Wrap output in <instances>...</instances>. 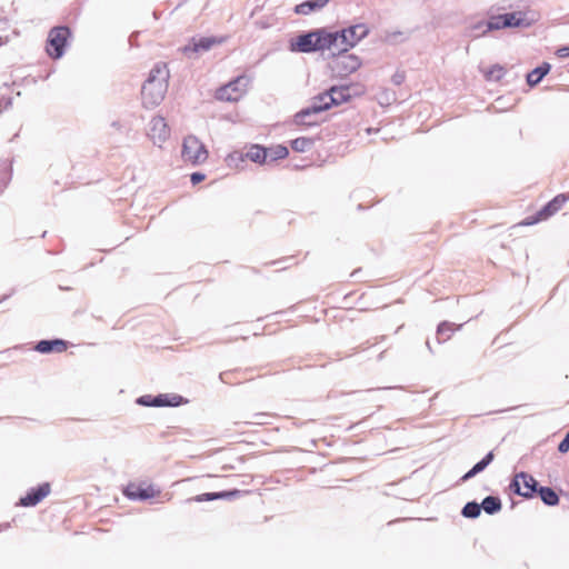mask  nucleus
I'll return each instance as SVG.
<instances>
[{
	"instance_id": "1",
	"label": "nucleus",
	"mask_w": 569,
	"mask_h": 569,
	"mask_svg": "<svg viewBox=\"0 0 569 569\" xmlns=\"http://www.w3.org/2000/svg\"><path fill=\"white\" fill-rule=\"evenodd\" d=\"M169 70L164 63H157L142 86L141 97L146 108H154L164 99L168 90Z\"/></svg>"
},
{
	"instance_id": "2",
	"label": "nucleus",
	"mask_w": 569,
	"mask_h": 569,
	"mask_svg": "<svg viewBox=\"0 0 569 569\" xmlns=\"http://www.w3.org/2000/svg\"><path fill=\"white\" fill-rule=\"evenodd\" d=\"M369 29L365 23L351 26L340 32H329L331 40V50L346 52L353 48L361 39L367 37Z\"/></svg>"
},
{
	"instance_id": "3",
	"label": "nucleus",
	"mask_w": 569,
	"mask_h": 569,
	"mask_svg": "<svg viewBox=\"0 0 569 569\" xmlns=\"http://www.w3.org/2000/svg\"><path fill=\"white\" fill-rule=\"evenodd\" d=\"M326 49L331 50V40L329 32L323 30L301 34L290 43V50L293 52H312Z\"/></svg>"
},
{
	"instance_id": "4",
	"label": "nucleus",
	"mask_w": 569,
	"mask_h": 569,
	"mask_svg": "<svg viewBox=\"0 0 569 569\" xmlns=\"http://www.w3.org/2000/svg\"><path fill=\"white\" fill-rule=\"evenodd\" d=\"M335 99L330 97V94L327 92L320 93L317 97H315L311 100V103L308 108L302 109L300 112H298L295 117L296 122L298 124L303 126H315L316 121H307V117L309 116H317L320 112L329 109L331 106H333Z\"/></svg>"
},
{
	"instance_id": "5",
	"label": "nucleus",
	"mask_w": 569,
	"mask_h": 569,
	"mask_svg": "<svg viewBox=\"0 0 569 569\" xmlns=\"http://www.w3.org/2000/svg\"><path fill=\"white\" fill-rule=\"evenodd\" d=\"M181 156L184 162L198 166L202 164L208 159V151L197 137L188 136L182 143Z\"/></svg>"
},
{
	"instance_id": "6",
	"label": "nucleus",
	"mask_w": 569,
	"mask_h": 569,
	"mask_svg": "<svg viewBox=\"0 0 569 569\" xmlns=\"http://www.w3.org/2000/svg\"><path fill=\"white\" fill-rule=\"evenodd\" d=\"M248 79L238 77L233 81L218 89L216 97L221 101H238L247 91Z\"/></svg>"
},
{
	"instance_id": "7",
	"label": "nucleus",
	"mask_w": 569,
	"mask_h": 569,
	"mask_svg": "<svg viewBox=\"0 0 569 569\" xmlns=\"http://www.w3.org/2000/svg\"><path fill=\"white\" fill-rule=\"evenodd\" d=\"M69 34V29L66 27H56L50 31L47 46L50 57L54 59L62 57Z\"/></svg>"
},
{
	"instance_id": "8",
	"label": "nucleus",
	"mask_w": 569,
	"mask_h": 569,
	"mask_svg": "<svg viewBox=\"0 0 569 569\" xmlns=\"http://www.w3.org/2000/svg\"><path fill=\"white\" fill-rule=\"evenodd\" d=\"M149 138L154 146L161 147L170 136V130L162 117H153L149 124Z\"/></svg>"
},
{
	"instance_id": "9",
	"label": "nucleus",
	"mask_w": 569,
	"mask_h": 569,
	"mask_svg": "<svg viewBox=\"0 0 569 569\" xmlns=\"http://www.w3.org/2000/svg\"><path fill=\"white\" fill-rule=\"evenodd\" d=\"M511 487L515 488L516 493L530 498L537 491V481L532 476L520 472L515 476Z\"/></svg>"
},
{
	"instance_id": "10",
	"label": "nucleus",
	"mask_w": 569,
	"mask_h": 569,
	"mask_svg": "<svg viewBox=\"0 0 569 569\" xmlns=\"http://www.w3.org/2000/svg\"><path fill=\"white\" fill-rule=\"evenodd\" d=\"M361 66L360 59L355 54H340L333 61V70L340 76L345 77L357 71Z\"/></svg>"
},
{
	"instance_id": "11",
	"label": "nucleus",
	"mask_w": 569,
	"mask_h": 569,
	"mask_svg": "<svg viewBox=\"0 0 569 569\" xmlns=\"http://www.w3.org/2000/svg\"><path fill=\"white\" fill-rule=\"evenodd\" d=\"M222 42V39H218L214 37H203L196 39L193 38L187 46L182 48V52L191 57L192 54H198L201 52H206L210 50L213 46Z\"/></svg>"
},
{
	"instance_id": "12",
	"label": "nucleus",
	"mask_w": 569,
	"mask_h": 569,
	"mask_svg": "<svg viewBox=\"0 0 569 569\" xmlns=\"http://www.w3.org/2000/svg\"><path fill=\"white\" fill-rule=\"evenodd\" d=\"M137 402L148 407L179 406L183 402V398L179 395H159L157 397L142 396Z\"/></svg>"
},
{
	"instance_id": "13",
	"label": "nucleus",
	"mask_w": 569,
	"mask_h": 569,
	"mask_svg": "<svg viewBox=\"0 0 569 569\" xmlns=\"http://www.w3.org/2000/svg\"><path fill=\"white\" fill-rule=\"evenodd\" d=\"M159 490L153 486H142L139 483H129L123 493L131 500H147L159 495Z\"/></svg>"
},
{
	"instance_id": "14",
	"label": "nucleus",
	"mask_w": 569,
	"mask_h": 569,
	"mask_svg": "<svg viewBox=\"0 0 569 569\" xmlns=\"http://www.w3.org/2000/svg\"><path fill=\"white\" fill-rule=\"evenodd\" d=\"M50 492L49 483H42L37 489H32L24 497L20 499V505L24 507L36 506Z\"/></svg>"
},
{
	"instance_id": "15",
	"label": "nucleus",
	"mask_w": 569,
	"mask_h": 569,
	"mask_svg": "<svg viewBox=\"0 0 569 569\" xmlns=\"http://www.w3.org/2000/svg\"><path fill=\"white\" fill-rule=\"evenodd\" d=\"M503 16L505 21H502V26L505 28H527L531 26V21L521 11L505 13Z\"/></svg>"
},
{
	"instance_id": "16",
	"label": "nucleus",
	"mask_w": 569,
	"mask_h": 569,
	"mask_svg": "<svg viewBox=\"0 0 569 569\" xmlns=\"http://www.w3.org/2000/svg\"><path fill=\"white\" fill-rule=\"evenodd\" d=\"M569 199V197L565 194H559L555 197L542 210L539 211V218L537 220L547 219L548 217L555 214Z\"/></svg>"
},
{
	"instance_id": "17",
	"label": "nucleus",
	"mask_w": 569,
	"mask_h": 569,
	"mask_svg": "<svg viewBox=\"0 0 569 569\" xmlns=\"http://www.w3.org/2000/svg\"><path fill=\"white\" fill-rule=\"evenodd\" d=\"M67 348V345L63 340L56 339V340H42L38 342L36 346V350L41 353H49L52 351L62 352Z\"/></svg>"
},
{
	"instance_id": "18",
	"label": "nucleus",
	"mask_w": 569,
	"mask_h": 569,
	"mask_svg": "<svg viewBox=\"0 0 569 569\" xmlns=\"http://www.w3.org/2000/svg\"><path fill=\"white\" fill-rule=\"evenodd\" d=\"M329 0H308L296 7V12L299 14H309L313 11L320 10L328 4Z\"/></svg>"
},
{
	"instance_id": "19",
	"label": "nucleus",
	"mask_w": 569,
	"mask_h": 569,
	"mask_svg": "<svg viewBox=\"0 0 569 569\" xmlns=\"http://www.w3.org/2000/svg\"><path fill=\"white\" fill-rule=\"evenodd\" d=\"M247 159H250L251 161L256 163H268V150L267 148H263L261 146L254 144L250 147L248 152L246 153Z\"/></svg>"
},
{
	"instance_id": "20",
	"label": "nucleus",
	"mask_w": 569,
	"mask_h": 569,
	"mask_svg": "<svg viewBox=\"0 0 569 569\" xmlns=\"http://www.w3.org/2000/svg\"><path fill=\"white\" fill-rule=\"evenodd\" d=\"M549 70H550L549 63H543L542 66L533 69L527 76L528 84L531 87L538 84L541 81V79L549 72Z\"/></svg>"
},
{
	"instance_id": "21",
	"label": "nucleus",
	"mask_w": 569,
	"mask_h": 569,
	"mask_svg": "<svg viewBox=\"0 0 569 569\" xmlns=\"http://www.w3.org/2000/svg\"><path fill=\"white\" fill-rule=\"evenodd\" d=\"M238 493H239L238 490L222 491V492H214V493H202V495H198L193 499L198 502H202V501H210V500H216V499L230 498V497L237 496Z\"/></svg>"
},
{
	"instance_id": "22",
	"label": "nucleus",
	"mask_w": 569,
	"mask_h": 569,
	"mask_svg": "<svg viewBox=\"0 0 569 569\" xmlns=\"http://www.w3.org/2000/svg\"><path fill=\"white\" fill-rule=\"evenodd\" d=\"M493 459V453L492 452H489L481 461H479L478 463H476L465 476H463V480H468L472 477H475L477 473L481 472L482 470H485V468L492 461Z\"/></svg>"
},
{
	"instance_id": "23",
	"label": "nucleus",
	"mask_w": 569,
	"mask_h": 569,
	"mask_svg": "<svg viewBox=\"0 0 569 569\" xmlns=\"http://www.w3.org/2000/svg\"><path fill=\"white\" fill-rule=\"evenodd\" d=\"M480 508H482L487 513L493 515L501 509V501L498 497L489 496L483 499Z\"/></svg>"
},
{
	"instance_id": "24",
	"label": "nucleus",
	"mask_w": 569,
	"mask_h": 569,
	"mask_svg": "<svg viewBox=\"0 0 569 569\" xmlns=\"http://www.w3.org/2000/svg\"><path fill=\"white\" fill-rule=\"evenodd\" d=\"M328 93L335 99L333 104H340L349 98V89L347 87H332Z\"/></svg>"
},
{
	"instance_id": "25",
	"label": "nucleus",
	"mask_w": 569,
	"mask_h": 569,
	"mask_svg": "<svg viewBox=\"0 0 569 569\" xmlns=\"http://www.w3.org/2000/svg\"><path fill=\"white\" fill-rule=\"evenodd\" d=\"M538 492L541 500L548 506H556L559 502L558 495L549 487H541Z\"/></svg>"
},
{
	"instance_id": "26",
	"label": "nucleus",
	"mask_w": 569,
	"mask_h": 569,
	"mask_svg": "<svg viewBox=\"0 0 569 569\" xmlns=\"http://www.w3.org/2000/svg\"><path fill=\"white\" fill-rule=\"evenodd\" d=\"M460 326L457 327V329H459ZM456 330L455 328V325L451 323V322H448V321H445V322H441L439 326H438V330H437V336H438V340L439 342L441 341H446L447 339L450 338V335Z\"/></svg>"
},
{
	"instance_id": "27",
	"label": "nucleus",
	"mask_w": 569,
	"mask_h": 569,
	"mask_svg": "<svg viewBox=\"0 0 569 569\" xmlns=\"http://www.w3.org/2000/svg\"><path fill=\"white\" fill-rule=\"evenodd\" d=\"M313 144V140L310 138H297L292 140L291 148L297 152H306L308 151Z\"/></svg>"
},
{
	"instance_id": "28",
	"label": "nucleus",
	"mask_w": 569,
	"mask_h": 569,
	"mask_svg": "<svg viewBox=\"0 0 569 569\" xmlns=\"http://www.w3.org/2000/svg\"><path fill=\"white\" fill-rule=\"evenodd\" d=\"M268 163L276 161L278 159H283L288 156L289 151L283 146H276L272 148H268Z\"/></svg>"
},
{
	"instance_id": "29",
	"label": "nucleus",
	"mask_w": 569,
	"mask_h": 569,
	"mask_svg": "<svg viewBox=\"0 0 569 569\" xmlns=\"http://www.w3.org/2000/svg\"><path fill=\"white\" fill-rule=\"evenodd\" d=\"M246 153L240 151H233L229 153L226 158L227 166L230 168H240V164L246 161Z\"/></svg>"
},
{
	"instance_id": "30",
	"label": "nucleus",
	"mask_w": 569,
	"mask_h": 569,
	"mask_svg": "<svg viewBox=\"0 0 569 569\" xmlns=\"http://www.w3.org/2000/svg\"><path fill=\"white\" fill-rule=\"evenodd\" d=\"M480 505L472 501L468 502L462 509V516L466 518H477L480 515Z\"/></svg>"
},
{
	"instance_id": "31",
	"label": "nucleus",
	"mask_w": 569,
	"mask_h": 569,
	"mask_svg": "<svg viewBox=\"0 0 569 569\" xmlns=\"http://www.w3.org/2000/svg\"><path fill=\"white\" fill-rule=\"evenodd\" d=\"M502 21H505L503 14L490 18V20L486 22V29L483 30V33H487L490 30H499L505 28V26H502Z\"/></svg>"
},
{
	"instance_id": "32",
	"label": "nucleus",
	"mask_w": 569,
	"mask_h": 569,
	"mask_svg": "<svg viewBox=\"0 0 569 569\" xmlns=\"http://www.w3.org/2000/svg\"><path fill=\"white\" fill-rule=\"evenodd\" d=\"M505 71H503V68L500 67V66H495L492 67L488 72H487V78L489 79H495V80H499L502 78Z\"/></svg>"
},
{
	"instance_id": "33",
	"label": "nucleus",
	"mask_w": 569,
	"mask_h": 569,
	"mask_svg": "<svg viewBox=\"0 0 569 569\" xmlns=\"http://www.w3.org/2000/svg\"><path fill=\"white\" fill-rule=\"evenodd\" d=\"M558 450L561 453H566L569 450V432L566 435L563 440L559 443Z\"/></svg>"
},
{
	"instance_id": "34",
	"label": "nucleus",
	"mask_w": 569,
	"mask_h": 569,
	"mask_svg": "<svg viewBox=\"0 0 569 569\" xmlns=\"http://www.w3.org/2000/svg\"><path fill=\"white\" fill-rule=\"evenodd\" d=\"M403 81H405V73H403V72H396V73L392 76V82H393L396 86H400Z\"/></svg>"
},
{
	"instance_id": "35",
	"label": "nucleus",
	"mask_w": 569,
	"mask_h": 569,
	"mask_svg": "<svg viewBox=\"0 0 569 569\" xmlns=\"http://www.w3.org/2000/svg\"><path fill=\"white\" fill-rule=\"evenodd\" d=\"M190 180L193 184H197V183L201 182L202 180H204V174L201 172H193L190 177Z\"/></svg>"
},
{
	"instance_id": "36",
	"label": "nucleus",
	"mask_w": 569,
	"mask_h": 569,
	"mask_svg": "<svg viewBox=\"0 0 569 569\" xmlns=\"http://www.w3.org/2000/svg\"><path fill=\"white\" fill-rule=\"evenodd\" d=\"M485 29H486V23L485 22H479V23H477V24H475L472 27V31H480V32L475 33L476 37H478L480 33L485 34L483 33Z\"/></svg>"
},
{
	"instance_id": "37",
	"label": "nucleus",
	"mask_w": 569,
	"mask_h": 569,
	"mask_svg": "<svg viewBox=\"0 0 569 569\" xmlns=\"http://www.w3.org/2000/svg\"><path fill=\"white\" fill-rule=\"evenodd\" d=\"M557 54L560 58H569V47H562L557 50Z\"/></svg>"
},
{
	"instance_id": "38",
	"label": "nucleus",
	"mask_w": 569,
	"mask_h": 569,
	"mask_svg": "<svg viewBox=\"0 0 569 569\" xmlns=\"http://www.w3.org/2000/svg\"><path fill=\"white\" fill-rule=\"evenodd\" d=\"M315 116H309L307 117V121H316V124L318 123V120L317 119H313Z\"/></svg>"
}]
</instances>
